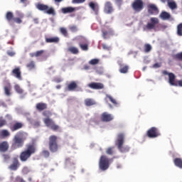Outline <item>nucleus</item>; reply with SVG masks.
Masks as SVG:
<instances>
[{
	"instance_id": "69168bd1",
	"label": "nucleus",
	"mask_w": 182,
	"mask_h": 182,
	"mask_svg": "<svg viewBox=\"0 0 182 182\" xmlns=\"http://www.w3.org/2000/svg\"><path fill=\"white\" fill-rule=\"evenodd\" d=\"M27 0H20L22 4H24Z\"/></svg>"
},
{
	"instance_id": "f8f14e48",
	"label": "nucleus",
	"mask_w": 182,
	"mask_h": 182,
	"mask_svg": "<svg viewBox=\"0 0 182 182\" xmlns=\"http://www.w3.org/2000/svg\"><path fill=\"white\" fill-rule=\"evenodd\" d=\"M147 11L149 15H157L159 14V9L156 5L154 4H148L147 6Z\"/></svg>"
},
{
	"instance_id": "20e7f679",
	"label": "nucleus",
	"mask_w": 182,
	"mask_h": 182,
	"mask_svg": "<svg viewBox=\"0 0 182 182\" xmlns=\"http://www.w3.org/2000/svg\"><path fill=\"white\" fill-rule=\"evenodd\" d=\"M17 16L15 18L14 13L11 11H7L5 14V19L8 23H11L12 22L16 23L17 24H21L23 23V19L25 17V15L23 13L18 12Z\"/></svg>"
},
{
	"instance_id": "37998d69",
	"label": "nucleus",
	"mask_w": 182,
	"mask_h": 182,
	"mask_svg": "<svg viewBox=\"0 0 182 182\" xmlns=\"http://www.w3.org/2000/svg\"><path fill=\"white\" fill-rule=\"evenodd\" d=\"M99 63V60L97 58H94L90 60L89 64L92 65H95Z\"/></svg>"
},
{
	"instance_id": "2f4dec72",
	"label": "nucleus",
	"mask_w": 182,
	"mask_h": 182,
	"mask_svg": "<svg viewBox=\"0 0 182 182\" xmlns=\"http://www.w3.org/2000/svg\"><path fill=\"white\" fill-rule=\"evenodd\" d=\"M85 105L87 107H91V106L95 105L96 102L95 101H94V100L87 99V100H85Z\"/></svg>"
},
{
	"instance_id": "6e6552de",
	"label": "nucleus",
	"mask_w": 182,
	"mask_h": 182,
	"mask_svg": "<svg viewBox=\"0 0 182 182\" xmlns=\"http://www.w3.org/2000/svg\"><path fill=\"white\" fill-rule=\"evenodd\" d=\"M146 136L150 139L157 138L161 136V132H159V128L152 127L147 130Z\"/></svg>"
},
{
	"instance_id": "79ce46f5",
	"label": "nucleus",
	"mask_w": 182,
	"mask_h": 182,
	"mask_svg": "<svg viewBox=\"0 0 182 182\" xmlns=\"http://www.w3.org/2000/svg\"><path fill=\"white\" fill-rule=\"evenodd\" d=\"M78 46H80V49H82V50H84V51L88 50V44H82L80 43Z\"/></svg>"
},
{
	"instance_id": "bf43d9fd",
	"label": "nucleus",
	"mask_w": 182,
	"mask_h": 182,
	"mask_svg": "<svg viewBox=\"0 0 182 182\" xmlns=\"http://www.w3.org/2000/svg\"><path fill=\"white\" fill-rule=\"evenodd\" d=\"M84 70H90V66L88 65H85Z\"/></svg>"
},
{
	"instance_id": "13d9d810",
	"label": "nucleus",
	"mask_w": 182,
	"mask_h": 182,
	"mask_svg": "<svg viewBox=\"0 0 182 182\" xmlns=\"http://www.w3.org/2000/svg\"><path fill=\"white\" fill-rule=\"evenodd\" d=\"M160 1L162 2V4H166V2H172L173 1V0H160Z\"/></svg>"
},
{
	"instance_id": "c03bdc74",
	"label": "nucleus",
	"mask_w": 182,
	"mask_h": 182,
	"mask_svg": "<svg viewBox=\"0 0 182 182\" xmlns=\"http://www.w3.org/2000/svg\"><path fill=\"white\" fill-rule=\"evenodd\" d=\"M113 149H114L113 146L107 148V149H106V154H108V155L112 156L113 153H114Z\"/></svg>"
},
{
	"instance_id": "6ab92c4d",
	"label": "nucleus",
	"mask_w": 182,
	"mask_h": 182,
	"mask_svg": "<svg viewBox=\"0 0 182 182\" xmlns=\"http://www.w3.org/2000/svg\"><path fill=\"white\" fill-rule=\"evenodd\" d=\"M12 75L19 80H21V68L18 67L12 70Z\"/></svg>"
},
{
	"instance_id": "c756f323",
	"label": "nucleus",
	"mask_w": 182,
	"mask_h": 182,
	"mask_svg": "<svg viewBox=\"0 0 182 182\" xmlns=\"http://www.w3.org/2000/svg\"><path fill=\"white\" fill-rule=\"evenodd\" d=\"M128 70H129V66L128 65H124L122 64L119 65V73H128Z\"/></svg>"
},
{
	"instance_id": "4d7b16f0",
	"label": "nucleus",
	"mask_w": 182,
	"mask_h": 182,
	"mask_svg": "<svg viewBox=\"0 0 182 182\" xmlns=\"http://www.w3.org/2000/svg\"><path fill=\"white\" fill-rule=\"evenodd\" d=\"M51 112H50V111H45L44 112H43V115H44L45 117H47L48 115H50Z\"/></svg>"
},
{
	"instance_id": "473e14b6",
	"label": "nucleus",
	"mask_w": 182,
	"mask_h": 182,
	"mask_svg": "<svg viewBox=\"0 0 182 182\" xmlns=\"http://www.w3.org/2000/svg\"><path fill=\"white\" fill-rule=\"evenodd\" d=\"M68 51L73 55H77L79 53V49L77 47H69Z\"/></svg>"
},
{
	"instance_id": "e433bc0d",
	"label": "nucleus",
	"mask_w": 182,
	"mask_h": 182,
	"mask_svg": "<svg viewBox=\"0 0 182 182\" xmlns=\"http://www.w3.org/2000/svg\"><path fill=\"white\" fill-rule=\"evenodd\" d=\"M14 90L19 95H23V90L21 89V86H19L18 85H15Z\"/></svg>"
},
{
	"instance_id": "5fc2aeb1",
	"label": "nucleus",
	"mask_w": 182,
	"mask_h": 182,
	"mask_svg": "<svg viewBox=\"0 0 182 182\" xmlns=\"http://www.w3.org/2000/svg\"><path fill=\"white\" fill-rule=\"evenodd\" d=\"M4 161H6L10 159L9 154H3Z\"/></svg>"
},
{
	"instance_id": "58836bf2",
	"label": "nucleus",
	"mask_w": 182,
	"mask_h": 182,
	"mask_svg": "<svg viewBox=\"0 0 182 182\" xmlns=\"http://www.w3.org/2000/svg\"><path fill=\"white\" fill-rule=\"evenodd\" d=\"M173 59L176 60H180L182 61V52H180L175 55L173 56Z\"/></svg>"
},
{
	"instance_id": "6e6d98bb",
	"label": "nucleus",
	"mask_w": 182,
	"mask_h": 182,
	"mask_svg": "<svg viewBox=\"0 0 182 182\" xmlns=\"http://www.w3.org/2000/svg\"><path fill=\"white\" fill-rule=\"evenodd\" d=\"M54 81L56 83H60L61 82H63V78H60V77L55 78Z\"/></svg>"
},
{
	"instance_id": "603ef678",
	"label": "nucleus",
	"mask_w": 182,
	"mask_h": 182,
	"mask_svg": "<svg viewBox=\"0 0 182 182\" xmlns=\"http://www.w3.org/2000/svg\"><path fill=\"white\" fill-rule=\"evenodd\" d=\"M86 0H73V4H82Z\"/></svg>"
},
{
	"instance_id": "09e8293b",
	"label": "nucleus",
	"mask_w": 182,
	"mask_h": 182,
	"mask_svg": "<svg viewBox=\"0 0 182 182\" xmlns=\"http://www.w3.org/2000/svg\"><path fill=\"white\" fill-rule=\"evenodd\" d=\"M106 97H107L108 99H109L110 102H111L113 105H117V100H115L114 99H113L112 96L107 95V96H106Z\"/></svg>"
},
{
	"instance_id": "c85d7f7f",
	"label": "nucleus",
	"mask_w": 182,
	"mask_h": 182,
	"mask_svg": "<svg viewBox=\"0 0 182 182\" xmlns=\"http://www.w3.org/2000/svg\"><path fill=\"white\" fill-rule=\"evenodd\" d=\"M173 164H175V166L177 168L182 169V159L176 158L175 159H173Z\"/></svg>"
},
{
	"instance_id": "052dcab7",
	"label": "nucleus",
	"mask_w": 182,
	"mask_h": 182,
	"mask_svg": "<svg viewBox=\"0 0 182 182\" xmlns=\"http://www.w3.org/2000/svg\"><path fill=\"white\" fill-rule=\"evenodd\" d=\"M33 22H34L36 24H38V23H39V19L37 18H33Z\"/></svg>"
},
{
	"instance_id": "de8ad7c7",
	"label": "nucleus",
	"mask_w": 182,
	"mask_h": 182,
	"mask_svg": "<svg viewBox=\"0 0 182 182\" xmlns=\"http://www.w3.org/2000/svg\"><path fill=\"white\" fill-rule=\"evenodd\" d=\"M6 125V120L2 118H0V128Z\"/></svg>"
},
{
	"instance_id": "7c9ffc66",
	"label": "nucleus",
	"mask_w": 182,
	"mask_h": 182,
	"mask_svg": "<svg viewBox=\"0 0 182 182\" xmlns=\"http://www.w3.org/2000/svg\"><path fill=\"white\" fill-rule=\"evenodd\" d=\"M75 11V9L74 7H70V6L62 9V13H63L64 14H66L68 13H73Z\"/></svg>"
},
{
	"instance_id": "864d4df0",
	"label": "nucleus",
	"mask_w": 182,
	"mask_h": 182,
	"mask_svg": "<svg viewBox=\"0 0 182 182\" xmlns=\"http://www.w3.org/2000/svg\"><path fill=\"white\" fill-rule=\"evenodd\" d=\"M161 67V63H156L152 66L153 68H160Z\"/></svg>"
},
{
	"instance_id": "2eb2a0df",
	"label": "nucleus",
	"mask_w": 182,
	"mask_h": 182,
	"mask_svg": "<svg viewBox=\"0 0 182 182\" xmlns=\"http://www.w3.org/2000/svg\"><path fill=\"white\" fill-rule=\"evenodd\" d=\"M23 122H14L11 125H10L9 129L11 130L12 132H16L17 130H19L21 129H23Z\"/></svg>"
},
{
	"instance_id": "7ed1b4c3",
	"label": "nucleus",
	"mask_w": 182,
	"mask_h": 182,
	"mask_svg": "<svg viewBox=\"0 0 182 182\" xmlns=\"http://www.w3.org/2000/svg\"><path fill=\"white\" fill-rule=\"evenodd\" d=\"M25 141L26 138L23 136V133L22 132H19L15 134L14 137H13V142L11 145L12 149L23 148L25 144Z\"/></svg>"
},
{
	"instance_id": "ea45409f",
	"label": "nucleus",
	"mask_w": 182,
	"mask_h": 182,
	"mask_svg": "<svg viewBox=\"0 0 182 182\" xmlns=\"http://www.w3.org/2000/svg\"><path fill=\"white\" fill-rule=\"evenodd\" d=\"M60 33H61L64 37H68V31L65 28H60Z\"/></svg>"
},
{
	"instance_id": "4468645a",
	"label": "nucleus",
	"mask_w": 182,
	"mask_h": 182,
	"mask_svg": "<svg viewBox=\"0 0 182 182\" xmlns=\"http://www.w3.org/2000/svg\"><path fill=\"white\" fill-rule=\"evenodd\" d=\"M100 119L103 122H109L113 120V117L112 114H108V112H103L102 113Z\"/></svg>"
},
{
	"instance_id": "a878e982",
	"label": "nucleus",
	"mask_w": 182,
	"mask_h": 182,
	"mask_svg": "<svg viewBox=\"0 0 182 182\" xmlns=\"http://www.w3.org/2000/svg\"><path fill=\"white\" fill-rule=\"evenodd\" d=\"M160 18L164 21L169 20L171 18V14L166 11H162L161 14H160Z\"/></svg>"
},
{
	"instance_id": "f704fd0d",
	"label": "nucleus",
	"mask_w": 182,
	"mask_h": 182,
	"mask_svg": "<svg viewBox=\"0 0 182 182\" xmlns=\"http://www.w3.org/2000/svg\"><path fill=\"white\" fill-rule=\"evenodd\" d=\"M167 6L172 10L177 9V4L173 1L167 2Z\"/></svg>"
},
{
	"instance_id": "680f3d73",
	"label": "nucleus",
	"mask_w": 182,
	"mask_h": 182,
	"mask_svg": "<svg viewBox=\"0 0 182 182\" xmlns=\"http://www.w3.org/2000/svg\"><path fill=\"white\" fill-rule=\"evenodd\" d=\"M29 56H31V58L37 57L35 53H31V54H29Z\"/></svg>"
},
{
	"instance_id": "bb28decb",
	"label": "nucleus",
	"mask_w": 182,
	"mask_h": 182,
	"mask_svg": "<svg viewBox=\"0 0 182 182\" xmlns=\"http://www.w3.org/2000/svg\"><path fill=\"white\" fill-rule=\"evenodd\" d=\"M59 42L58 37L46 38V43H58Z\"/></svg>"
},
{
	"instance_id": "a18cd8bd",
	"label": "nucleus",
	"mask_w": 182,
	"mask_h": 182,
	"mask_svg": "<svg viewBox=\"0 0 182 182\" xmlns=\"http://www.w3.org/2000/svg\"><path fill=\"white\" fill-rule=\"evenodd\" d=\"M69 30H70L71 32L75 33L77 32L78 28L77 26H69Z\"/></svg>"
},
{
	"instance_id": "4c0bfd02",
	"label": "nucleus",
	"mask_w": 182,
	"mask_h": 182,
	"mask_svg": "<svg viewBox=\"0 0 182 182\" xmlns=\"http://www.w3.org/2000/svg\"><path fill=\"white\" fill-rule=\"evenodd\" d=\"M152 47L150 46V44H145L144 46V52L148 53L150 51H151Z\"/></svg>"
},
{
	"instance_id": "aec40b11",
	"label": "nucleus",
	"mask_w": 182,
	"mask_h": 182,
	"mask_svg": "<svg viewBox=\"0 0 182 182\" xmlns=\"http://www.w3.org/2000/svg\"><path fill=\"white\" fill-rule=\"evenodd\" d=\"M113 11V9L112 6V3L109 1L106 2L105 6L104 7V12H105L107 14H112Z\"/></svg>"
},
{
	"instance_id": "ddd939ff",
	"label": "nucleus",
	"mask_w": 182,
	"mask_h": 182,
	"mask_svg": "<svg viewBox=\"0 0 182 182\" xmlns=\"http://www.w3.org/2000/svg\"><path fill=\"white\" fill-rule=\"evenodd\" d=\"M159 21L157 18H150V23H148L147 25H146V28L148 30H152L155 29V26L159 24Z\"/></svg>"
},
{
	"instance_id": "72a5a7b5",
	"label": "nucleus",
	"mask_w": 182,
	"mask_h": 182,
	"mask_svg": "<svg viewBox=\"0 0 182 182\" xmlns=\"http://www.w3.org/2000/svg\"><path fill=\"white\" fill-rule=\"evenodd\" d=\"M1 136L7 138L10 136V132L7 129H3L0 132Z\"/></svg>"
},
{
	"instance_id": "49530a36",
	"label": "nucleus",
	"mask_w": 182,
	"mask_h": 182,
	"mask_svg": "<svg viewBox=\"0 0 182 182\" xmlns=\"http://www.w3.org/2000/svg\"><path fill=\"white\" fill-rule=\"evenodd\" d=\"M14 182H26V181L21 176L15 177Z\"/></svg>"
},
{
	"instance_id": "8fccbe9b",
	"label": "nucleus",
	"mask_w": 182,
	"mask_h": 182,
	"mask_svg": "<svg viewBox=\"0 0 182 182\" xmlns=\"http://www.w3.org/2000/svg\"><path fill=\"white\" fill-rule=\"evenodd\" d=\"M42 155L44 156L45 158H49L50 152L48 150H44L42 151Z\"/></svg>"
},
{
	"instance_id": "4be33fe9",
	"label": "nucleus",
	"mask_w": 182,
	"mask_h": 182,
	"mask_svg": "<svg viewBox=\"0 0 182 182\" xmlns=\"http://www.w3.org/2000/svg\"><path fill=\"white\" fill-rule=\"evenodd\" d=\"M89 6H90V8H91L92 11L95 12V14L98 15L99 6L97 4L93 3V1H91L89 3Z\"/></svg>"
},
{
	"instance_id": "0e129e2a",
	"label": "nucleus",
	"mask_w": 182,
	"mask_h": 182,
	"mask_svg": "<svg viewBox=\"0 0 182 182\" xmlns=\"http://www.w3.org/2000/svg\"><path fill=\"white\" fill-rule=\"evenodd\" d=\"M60 88H61V86H60V85H58L56 86V89H58V90H59V89H60Z\"/></svg>"
},
{
	"instance_id": "dca6fc26",
	"label": "nucleus",
	"mask_w": 182,
	"mask_h": 182,
	"mask_svg": "<svg viewBox=\"0 0 182 182\" xmlns=\"http://www.w3.org/2000/svg\"><path fill=\"white\" fill-rule=\"evenodd\" d=\"M87 87L92 90H102L105 88V85L101 82H91L87 85Z\"/></svg>"
},
{
	"instance_id": "0eeeda50",
	"label": "nucleus",
	"mask_w": 182,
	"mask_h": 182,
	"mask_svg": "<svg viewBox=\"0 0 182 182\" xmlns=\"http://www.w3.org/2000/svg\"><path fill=\"white\" fill-rule=\"evenodd\" d=\"M99 168L101 171H106L109 168V159L105 156H102L100 158Z\"/></svg>"
},
{
	"instance_id": "5701e85b",
	"label": "nucleus",
	"mask_w": 182,
	"mask_h": 182,
	"mask_svg": "<svg viewBox=\"0 0 182 182\" xmlns=\"http://www.w3.org/2000/svg\"><path fill=\"white\" fill-rule=\"evenodd\" d=\"M168 83L169 85H171V86H175V87L178 86L182 87V80H176V79H173L172 81L168 80Z\"/></svg>"
},
{
	"instance_id": "1a4fd4ad",
	"label": "nucleus",
	"mask_w": 182,
	"mask_h": 182,
	"mask_svg": "<svg viewBox=\"0 0 182 182\" xmlns=\"http://www.w3.org/2000/svg\"><path fill=\"white\" fill-rule=\"evenodd\" d=\"M132 8L134 12L139 13L144 8V3H143L142 0H134L132 4Z\"/></svg>"
},
{
	"instance_id": "412c9836",
	"label": "nucleus",
	"mask_w": 182,
	"mask_h": 182,
	"mask_svg": "<svg viewBox=\"0 0 182 182\" xmlns=\"http://www.w3.org/2000/svg\"><path fill=\"white\" fill-rule=\"evenodd\" d=\"M36 109L38 112H42V111H43V110L47 109V104L44 103V102H38L36 105Z\"/></svg>"
},
{
	"instance_id": "f03ea898",
	"label": "nucleus",
	"mask_w": 182,
	"mask_h": 182,
	"mask_svg": "<svg viewBox=\"0 0 182 182\" xmlns=\"http://www.w3.org/2000/svg\"><path fill=\"white\" fill-rule=\"evenodd\" d=\"M125 135L124 133H119L117 136V140H115L114 144L117 147L118 151L120 153H128L130 151V146H124Z\"/></svg>"
},
{
	"instance_id": "393cba45",
	"label": "nucleus",
	"mask_w": 182,
	"mask_h": 182,
	"mask_svg": "<svg viewBox=\"0 0 182 182\" xmlns=\"http://www.w3.org/2000/svg\"><path fill=\"white\" fill-rule=\"evenodd\" d=\"M77 88V84L75 81H71L68 85V91H75Z\"/></svg>"
},
{
	"instance_id": "a19ab883",
	"label": "nucleus",
	"mask_w": 182,
	"mask_h": 182,
	"mask_svg": "<svg viewBox=\"0 0 182 182\" xmlns=\"http://www.w3.org/2000/svg\"><path fill=\"white\" fill-rule=\"evenodd\" d=\"M26 68L29 70H33L35 68V63L33 61H31L26 64Z\"/></svg>"
},
{
	"instance_id": "338daca9",
	"label": "nucleus",
	"mask_w": 182,
	"mask_h": 182,
	"mask_svg": "<svg viewBox=\"0 0 182 182\" xmlns=\"http://www.w3.org/2000/svg\"><path fill=\"white\" fill-rule=\"evenodd\" d=\"M28 181H29V182H32V178H31V177L28 178Z\"/></svg>"
},
{
	"instance_id": "f3484780",
	"label": "nucleus",
	"mask_w": 182,
	"mask_h": 182,
	"mask_svg": "<svg viewBox=\"0 0 182 182\" xmlns=\"http://www.w3.org/2000/svg\"><path fill=\"white\" fill-rule=\"evenodd\" d=\"M9 149V143L6 141L0 142V153H6Z\"/></svg>"
},
{
	"instance_id": "3c124183",
	"label": "nucleus",
	"mask_w": 182,
	"mask_h": 182,
	"mask_svg": "<svg viewBox=\"0 0 182 182\" xmlns=\"http://www.w3.org/2000/svg\"><path fill=\"white\" fill-rule=\"evenodd\" d=\"M45 53V50H38V51H36V53H35V54H36V57H41V55H43V53Z\"/></svg>"
},
{
	"instance_id": "c9c22d12",
	"label": "nucleus",
	"mask_w": 182,
	"mask_h": 182,
	"mask_svg": "<svg viewBox=\"0 0 182 182\" xmlns=\"http://www.w3.org/2000/svg\"><path fill=\"white\" fill-rule=\"evenodd\" d=\"M176 34L178 36H182V23L178 24L176 26Z\"/></svg>"
},
{
	"instance_id": "423d86ee",
	"label": "nucleus",
	"mask_w": 182,
	"mask_h": 182,
	"mask_svg": "<svg viewBox=\"0 0 182 182\" xmlns=\"http://www.w3.org/2000/svg\"><path fill=\"white\" fill-rule=\"evenodd\" d=\"M36 9H38L40 11H44V13L47 14L48 15H55V10H54V9L52 7L49 8L48 5L39 3L38 5H36Z\"/></svg>"
},
{
	"instance_id": "f257e3e1",
	"label": "nucleus",
	"mask_w": 182,
	"mask_h": 182,
	"mask_svg": "<svg viewBox=\"0 0 182 182\" xmlns=\"http://www.w3.org/2000/svg\"><path fill=\"white\" fill-rule=\"evenodd\" d=\"M36 151L37 148L34 144H26V149L19 154L20 161L21 162H26Z\"/></svg>"
},
{
	"instance_id": "a211bd4d",
	"label": "nucleus",
	"mask_w": 182,
	"mask_h": 182,
	"mask_svg": "<svg viewBox=\"0 0 182 182\" xmlns=\"http://www.w3.org/2000/svg\"><path fill=\"white\" fill-rule=\"evenodd\" d=\"M20 164L17 158H13L12 164L9 166V169L11 171H16L18 168Z\"/></svg>"
},
{
	"instance_id": "e2e57ef3",
	"label": "nucleus",
	"mask_w": 182,
	"mask_h": 182,
	"mask_svg": "<svg viewBox=\"0 0 182 182\" xmlns=\"http://www.w3.org/2000/svg\"><path fill=\"white\" fill-rule=\"evenodd\" d=\"M117 3L118 4V5L121 6L122 3V0H116Z\"/></svg>"
},
{
	"instance_id": "9b49d317",
	"label": "nucleus",
	"mask_w": 182,
	"mask_h": 182,
	"mask_svg": "<svg viewBox=\"0 0 182 182\" xmlns=\"http://www.w3.org/2000/svg\"><path fill=\"white\" fill-rule=\"evenodd\" d=\"M101 32H102V37L104 39H107L109 38V36L112 34V30L108 26H104L101 29Z\"/></svg>"
},
{
	"instance_id": "cd10ccee",
	"label": "nucleus",
	"mask_w": 182,
	"mask_h": 182,
	"mask_svg": "<svg viewBox=\"0 0 182 182\" xmlns=\"http://www.w3.org/2000/svg\"><path fill=\"white\" fill-rule=\"evenodd\" d=\"M162 74H164V75L168 76V81L171 80V82L173 80H176V75L173 73H168V71L164 70L162 71Z\"/></svg>"
},
{
	"instance_id": "39448f33",
	"label": "nucleus",
	"mask_w": 182,
	"mask_h": 182,
	"mask_svg": "<svg viewBox=\"0 0 182 182\" xmlns=\"http://www.w3.org/2000/svg\"><path fill=\"white\" fill-rule=\"evenodd\" d=\"M49 151L51 153H56L58 151L59 146L58 143V136L55 135H51L49 136Z\"/></svg>"
},
{
	"instance_id": "b1692460",
	"label": "nucleus",
	"mask_w": 182,
	"mask_h": 182,
	"mask_svg": "<svg viewBox=\"0 0 182 182\" xmlns=\"http://www.w3.org/2000/svg\"><path fill=\"white\" fill-rule=\"evenodd\" d=\"M4 92L7 97L11 96V85L10 84L4 86Z\"/></svg>"
},
{
	"instance_id": "9d476101",
	"label": "nucleus",
	"mask_w": 182,
	"mask_h": 182,
	"mask_svg": "<svg viewBox=\"0 0 182 182\" xmlns=\"http://www.w3.org/2000/svg\"><path fill=\"white\" fill-rule=\"evenodd\" d=\"M44 123L46 126L48 127H50L53 131L55 132L59 130V126L56 125L55 123L50 118H47L44 119Z\"/></svg>"
}]
</instances>
